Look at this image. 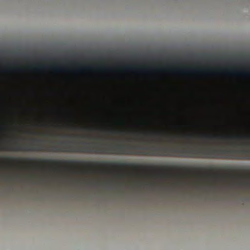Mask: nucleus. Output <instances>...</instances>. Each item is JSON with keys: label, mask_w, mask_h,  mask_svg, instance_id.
<instances>
[{"label": "nucleus", "mask_w": 250, "mask_h": 250, "mask_svg": "<svg viewBox=\"0 0 250 250\" xmlns=\"http://www.w3.org/2000/svg\"><path fill=\"white\" fill-rule=\"evenodd\" d=\"M188 172L189 173H193V171L189 170V171H188Z\"/></svg>", "instance_id": "aec40b11"}, {"label": "nucleus", "mask_w": 250, "mask_h": 250, "mask_svg": "<svg viewBox=\"0 0 250 250\" xmlns=\"http://www.w3.org/2000/svg\"><path fill=\"white\" fill-rule=\"evenodd\" d=\"M161 172L159 174V176L162 178H167L169 176V169L167 167H159Z\"/></svg>", "instance_id": "0eeeda50"}, {"label": "nucleus", "mask_w": 250, "mask_h": 250, "mask_svg": "<svg viewBox=\"0 0 250 250\" xmlns=\"http://www.w3.org/2000/svg\"><path fill=\"white\" fill-rule=\"evenodd\" d=\"M61 137H67V138H88L90 139H95L96 138H94L93 137H91V136H83L81 135H75V134H71V135H61Z\"/></svg>", "instance_id": "1a4fd4ad"}, {"label": "nucleus", "mask_w": 250, "mask_h": 250, "mask_svg": "<svg viewBox=\"0 0 250 250\" xmlns=\"http://www.w3.org/2000/svg\"><path fill=\"white\" fill-rule=\"evenodd\" d=\"M224 170L227 171L228 172H232V170L231 169L229 168L225 169H224Z\"/></svg>", "instance_id": "f3484780"}, {"label": "nucleus", "mask_w": 250, "mask_h": 250, "mask_svg": "<svg viewBox=\"0 0 250 250\" xmlns=\"http://www.w3.org/2000/svg\"><path fill=\"white\" fill-rule=\"evenodd\" d=\"M32 141H34V142H45L44 140H39V139H33Z\"/></svg>", "instance_id": "dca6fc26"}, {"label": "nucleus", "mask_w": 250, "mask_h": 250, "mask_svg": "<svg viewBox=\"0 0 250 250\" xmlns=\"http://www.w3.org/2000/svg\"><path fill=\"white\" fill-rule=\"evenodd\" d=\"M7 71H11L12 70H13L12 69H10V68H7L6 69Z\"/></svg>", "instance_id": "a211bd4d"}, {"label": "nucleus", "mask_w": 250, "mask_h": 250, "mask_svg": "<svg viewBox=\"0 0 250 250\" xmlns=\"http://www.w3.org/2000/svg\"><path fill=\"white\" fill-rule=\"evenodd\" d=\"M45 68H46V67H45V66L39 65V66H36L35 68V69L36 70H37L38 71H42L44 69H45Z\"/></svg>", "instance_id": "2eb2a0df"}, {"label": "nucleus", "mask_w": 250, "mask_h": 250, "mask_svg": "<svg viewBox=\"0 0 250 250\" xmlns=\"http://www.w3.org/2000/svg\"><path fill=\"white\" fill-rule=\"evenodd\" d=\"M8 159L9 160H13L12 158H8Z\"/></svg>", "instance_id": "4be33fe9"}, {"label": "nucleus", "mask_w": 250, "mask_h": 250, "mask_svg": "<svg viewBox=\"0 0 250 250\" xmlns=\"http://www.w3.org/2000/svg\"><path fill=\"white\" fill-rule=\"evenodd\" d=\"M176 71L180 73L190 74H199V75H207L210 72H213V70H202V69H178Z\"/></svg>", "instance_id": "7ed1b4c3"}, {"label": "nucleus", "mask_w": 250, "mask_h": 250, "mask_svg": "<svg viewBox=\"0 0 250 250\" xmlns=\"http://www.w3.org/2000/svg\"><path fill=\"white\" fill-rule=\"evenodd\" d=\"M228 74L235 75V76H247L250 77V69L246 72L238 71V70H232L231 71H228Z\"/></svg>", "instance_id": "423d86ee"}, {"label": "nucleus", "mask_w": 250, "mask_h": 250, "mask_svg": "<svg viewBox=\"0 0 250 250\" xmlns=\"http://www.w3.org/2000/svg\"><path fill=\"white\" fill-rule=\"evenodd\" d=\"M143 168H144L146 170H148V171H154L156 170V167L151 166H146L143 167Z\"/></svg>", "instance_id": "f8f14e48"}, {"label": "nucleus", "mask_w": 250, "mask_h": 250, "mask_svg": "<svg viewBox=\"0 0 250 250\" xmlns=\"http://www.w3.org/2000/svg\"><path fill=\"white\" fill-rule=\"evenodd\" d=\"M210 173L208 174V176L210 177L211 178H214V179H218L221 178L222 176L221 175L218 174L217 173L214 169H211L209 170Z\"/></svg>", "instance_id": "9d476101"}, {"label": "nucleus", "mask_w": 250, "mask_h": 250, "mask_svg": "<svg viewBox=\"0 0 250 250\" xmlns=\"http://www.w3.org/2000/svg\"><path fill=\"white\" fill-rule=\"evenodd\" d=\"M88 70L87 68L86 67H81V68H78L75 69V71L78 72V73H82L85 72Z\"/></svg>", "instance_id": "ddd939ff"}, {"label": "nucleus", "mask_w": 250, "mask_h": 250, "mask_svg": "<svg viewBox=\"0 0 250 250\" xmlns=\"http://www.w3.org/2000/svg\"><path fill=\"white\" fill-rule=\"evenodd\" d=\"M201 137L243 140L231 145L233 147L215 148L187 146H146L125 144H107L96 142H69V152L115 155H135L203 159L250 160V133L245 135H203Z\"/></svg>", "instance_id": "f257e3e1"}, {"label": "nucleus", "mask_w": 250, "mask_h": 250, "mask_svg": "<svg viewBox=\"0 0 250 250\" xmlns=\"http://www.w3.org/2000/svg\"><path fill=\"white\" fill-rule=\"evenodd\" d=\"M52 165L54 166H60L62 163H65L69 165H74L75 162L73 161H60V160H47Z\"/></svg>", "instance_id": "39448f33"}, {"label": "nucleus", "mask_w": 250, "mask_h": 250, "mask_svg": "<svg viewBox=\"0 0 250 250\" xmlns=\"http://www.w3.org/2000/svg\"><path fill=\"white\" fill-rule=\"evenodd\" d=\"M125 70L128 72H161L165 70L162 68H151L147 69H143L136 68L130 66H126L125 68Z\"/></svg>", "instance_id": "20e7f679"}, {"label": "nucleus", "mask_w": 250, "mask_h": 250, "mask_svg": "<svg viewBox=\"0 0 250 250\" xmlns=\"http://www.w3.org/2000/svg\"><path fill=\"white\" fill-rule=\"evenodd\" d=\"M99 164H102L104 167H111L116 168H125V167H129L135 170H140L142 167L134 164H126L122 162H101Z\"/></svg>", "instance_id": "f03ea898"}, {"label": "nucleus", "mask_w": 250, "mask_h": 250, "mask_svg": "<svg viewBox=\"0 0 250 250\" xmlns=\"http://www.w3.org/2000/svg\"><path fill=\"white\" fill-rule=\"evenodd\" d=\"M51 70L56 72H66L68 71V69L63 66H51L49 67Z\"/></svg>", "instance_id": "6e6552de"}, {"label": "nucleus", "mask_w": 250, "mask_h": 250, "mask_svg": "<svg viewBox=\"0 0 250 250\" xmlns=\"http://www.w3.org/2000/svg\"><path fill=\"white\" fill-rule=\"evenodd\" d=\"M188 137H192L193 136V135L192 134H190L189 135H188Z\"/></svg>", "instance_id": "412c9836"}, {"label": "nucleus", "mask_w": 250, "mask_h": 250, "mask_svg": "<svg viewBox=\"0 0 250 250\" xmlns=\"http://www.w3.org/2000/svg\"><path fill=\"white\" fill-rule=\"evenodd\" d=\"M29 133L31 134H35V132L33 131H30Z\"/></svg>", "instance_id": "6ab92c4d"}, {"label": "nucleus", "mask_w": 250, "mask_h": 250, "mask_svg": "<svg viewBox=\"0 0 250 250\" xmlns=\"http://www.w3.org/2000/svg\"><path fill=\"white\" fill-rule=\"evenodd\" d=\"M149 134L153 135H161L164 134V132L158 131H152L149 133Z\"/></svg>", "instance_id": "4468645a"}, {"label": "nucleus", "mask_w": 250, "mask_h": 250, "mask_svg": "<svg viewBox=\"0 0 250 250\" xmlns=\"http://www.w3.org/2000/svg\"><path fill=\"white\" fill-rule=\"evenodd\" d=\"M95 70L102 72H109L113 70L112 69H109L104 66H100L95 67Z\"/></svg>", "instance_id": "9b49d317"}]
</instances>
